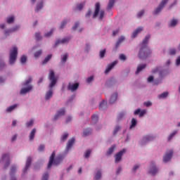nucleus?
Segmentation results:
<instances>
[{"label": "nucleus", "mask_w": 180, "mask_h": 180, "mask_svg": "<svg viewBox=\"0 0 180 180\" xmlns=\"http://www.w3.org/2000/svg\"><path fill=\"white\" fill-rule=\"evenodd\" d=\"M136 124H137V120L135 118H132L129 129H133V127H136Z\"/></svg>", "instance_id": "29"}, {"label": "nucleus", "mask_w": 180, "mask_h": 180, "mask_svg": "<svg viewBox=\"0 0 180 180\" xmlns=\"http://www.w3.org/2000/svg\"><path fill=\"white\" fill-rule=\"evenodd\" d=\"M144 105H146V107L148 108L149 106H151L153 103L150 101H147L144 103Z\"/></svg>", "instance_id": "61"}, {"label": "nucleus", "mask_w": 180, "mask_h": 180, "mask_svg": "<svg viewBox=\"0 0 180 180\" xmlns=\"http://www.w3.org/2000/svg\"><path fill=\"white\" fill-rule=\"evenodd\" d=\"M167 96H168V92L165 91L163 93H162L159 96V99H165V98H167Z\"/></svg>", "instance_id": "34"}, {"label": "nucleus", "mask_w": 180, "mask_h": 180, "mask_svg": "<svg viewBox=\"0 0 180 180\" xmlns=\"http://www.w3.org/2000/svg\"><path fill=\"white\" fill-rule=\"evenodd\" d=\"M152 140H154V137L146 136L143 139L142 144H146V143H148V141H151Z\"/></svg>", "instance_id": "21"}, {"label": "nucleus", "mask_w": 180, "mask_h": 180, "mask_svg": "<svg viewBox=\"0 0 180 180\" xmlns=\"http://www.w3.org/2000/svg\"><path fill=\"white\" fill-rule=\"evenodd\" d=\"M116 64H117V60H115L112 63L109 64L105 69V74H108V72H110V71L113 68V67H115V65H116Z\"/></svg>", "instance_id": "16"}, {"label": "nucleus", "mask_w": 180, "mask_h": 180, "mask_svg": "<svg viewBox=\"0 0 180 180\" xmlns=\"http://www.w3.org/2000/svg\"><path fill=\"white\" fill-rule=\"evenodd\" d=\"M126 153V149H122L119 153L115 155V162H120L122 160V157H123V154Z\"/></svg>", "instance_id": "8"}, {"label": "nucleus", "mask_w": 180, "mask_h": 180, "mask_svg": "<svg viewBox=\"0 0 180 180\" xmlns=\"http://www.w3.org/2000/svg\"><path fill=\"white\" fill-rule=\"evenodd\" d=\"M115 5V0H110L107 6V9L109 11V9H112L113 8V6Z\"/></svg>", "instance_id": "28"}, {"label": "nucleus", "mask_w": 180, "mask_h": 180, "mask_svg": "<svg viewBox=\"0 0 180 180\" xmlns=\"http://www.w3.org/2000/svg\"><path fill=\"white\" fill-rule=\"evenodd\" d=\"M41 180H49V173H45L43 175Z\"/></svg>", "instance_id": "49"}, {"label": "nucleus", "mask_w": 180, "mask_h": 180, "mask_svg": "<svg viewBox=\"0 0 180 180\" xmlns=\"http://www.w3.org/2000/svg\"><path fill=\"white\" fill-rule=\"evenodd\" d=\"M19 27H19V25H16L15 27H13L10 30V32H16V30H18Z\"/></svg>", "instance_id": "57"}, {"label": "nucleus", "mask_w": 180, "mask_h": 180, "mask_svg": "<svg viewBox=\"0 0 180 180\" xmlns=\"http://www.w3.org/2000/svg\"><path fill=\"white\" fill-rule=\"evenodd\" d=\"M123 116H124V112H120L118 115V117H117L118 120H120V119H122V117H123Z\"/></svg>", "instance_id": "60"}, {"label": "nucleus", "mask_w": 180, "mask_h": 180, "mask_svg": "<svg viewBox=\"0 0 180 180\" xmlns=\"http://www.w3.org/2000/svg\"><path fill=\"white\" fill-rule=\"evenodd\" d=\"M158 172V169H157V167L154 165V162H151V168L149 171V173L151 174V175H155Z\"/></svg>", "instance_id": "14"}, {"label": "nucleus", "mask_w": 180, "mask_h": 180, "mask_svg": "<svg viewBox=\"0 0 180 180\" xmlns=\"http://www.w3.org/2000/svg\"><path fill=\"white\" fill-rule=\"evenodd\" d=\"M174 154V151L169 150L166 153L165 156L163 157V162H168L172 158V155Z\"/></svg>", "instance_id": "9"}, {"label": "nucleus", "mask_w": 180, "mask_h": 180, "mask_svg": "<svg viewBox=\"0 0 180 180\" xmlns=\"http://www.w3.org/2000/svg\"><path fill=\"white\" fill-rule=\"evenodd\" d=\"M101 177H102V172H101V171H98L94 176V179L101 180Z\"/></svg>", "instance_id": "31"}, {"label": "nucleus", "mask_w": 180, "mask_h": 180, "mask_svg": "<svg viewBox=\"0 0 180 180\" xmlns=\"http://www.w3.org/2000/svg\"><path fill=\"white\" fill-rule=\"evenodd\" d=\"M51 57H52V55L50 54V55H48L45 59L44 60V61L42 62V64L44 65L48 63L49 61H50V60H51Z\"/></svg>", "instance_id": "27"}, {"label": "nucleus", "mask_w": 180, "mask_h": 180, "mask_svg": "<svg viewBox=\"0 0 180 180\" xmlns=\"http://www.w3.org/2000/svg\"><path fill=\"white\" fill-rule=\"evenodd\" d=\"M79 86V83H75L73 84H71V83H70L68 86V89H69V91H71L72 92H74L75 91H77L78 89Z\"/></svg>", "instance_id": "11"}, {"label": "nucleus", "mask_w": 180, "mask_h": 180, "mask_svg": "<svg viewBox=\"0 0 180 180\" xmlns=\"http://www.w3.org/2000/svg\"><path fill=\"white\" fill-rule=\"evenodd\" d=\"M70 40H71V38H70V37L63 38L61 40L58 39L56 42V46H58V44H65V43H68L70 41Z\"/></svg>", "instance_id": "17"}, {"label": "nucleus", "mask_w": 180, "mask_h": 180, "mask_svg": "<svg viewBox=\"0 0 180 180\" xmlns=\"http://www.w3.org/2000/svg\"><path fill=\"white\" fill-rule=\"evenodd\" d=\"M176 133H178V131H174L173 133H172L168 137V141H171V139H172V137H174V136H175V134H176Z\"/></svg>", "instance_id": "44"}, {"label": "nucleus", "mask_w": 180, "mask_h": 180, "mask_svg": "<svg viewBox=\"0 0 180 180\" xmlns=\"http://www.w3.org/2000/svg\"><path fill=\"white\" fill-rule=\"evenodd\" d=\"M177 23H178V20L173 19V20H170V23H169V26L170 27H174V26H176Z\"/></svg>", "instance_id": "30"}, {"label": "nucleus", "mask_w": 180, "mask_h": 180, "mask_svg": "<svg viewBox=\"0 0 180 180\" xmlns=\"http://www.w3.org/2000/svg\"><path fill=\"white\" fill-rule=\"evenodd\" d=\"M77 8L78 11H81L82 9V8H84V4H79Z\"/></svg>", "instance_id": "63"}, {"label": "nucleus", "mask_w": 180, "mask_h": 180, "mask_svg": "<svg viewBox=\"0 0 180 180\" xmlns=\"http://www.w3.org/2000/svg\"><path fill=\"white\" fill-rule=\"evenodd\" d=\"M16 58H18V48L16 46H13V49L10 51V57H9V63L10 64H15V61H16Z\"/></svg>", "instance_id": "4"}, {"label": "nucleus", "mask_w": 180, "mask_h": 180, "mask_svg": "<svg viewBox=\"0 0 180 180\" xmlns=\"http://www.w3.org/2000/svg\"><path fill=\"white\" fill-rule=\"evenodd\" d=\"M91 120L92 122H94V123H96V122L98 121V115H93V116L91 117Z\"/></svg>", "instance_id": "42"}, {"label": "nucleus", "mask_w": 180, "mask_h": 180, "mask_svg": "<svg viewBox=\"0 0 180 180\" xmlns=\"http://www.w3.org/2000/svg\"><path fill=\"white\" fill-rule=\"evenodd\" d=\"M146 64H143V65H138L136 74H139V72H141V71L142 70H144V68H146Z\"/></svg>", "instance_id": "25"}, {"label": "nucleus", "mask_w": 180, "mask_h": 180, "mask_svg": "<svg viewBox=\"0 0 180 180\" xmlns=\"http://www.w3.org/2000/svg\"><path fill=\"white\" fill-rule=\"evenodd\" d=\"M67 139H68V133H65L62 137H61V140L62 141H65V140H67Z\"/></svg>", "instance_id": "43"}, {"label": "nucleus", "mask_w": 180, "mask_h": 180, "mask_svg": "<svg viewBox=\"0 0 180 180\" xmlns=\"http://www.w3.org/2000/svg\"><path fill=\"white\" fill-rule=\"evenodd\" d=\"M92 81H94V76H91V77H88L86 79V82L88 84H90V82H92Z\"/></svg>", "instance_id": "51"}, {"label": "nucleus", "mask_w": 180, "mask_h": 180, "mask_svg": "<svg viewBox=\"0 0 180 180\" xmlns=\"http://www.w3.org/2000/svg\"><path fill=\"white\" fill-rule=\"evenodd\" d=\"M16 108H18V104H14L13 105H11L10 107L7 108L6 110V112H7L8 113H11V112H12V110H15V109H16Z\"/></svg>", "instance_id": "22"}, {"label": "nucleus", "mask_w": 180, "mask_h": 180, "mask_svg": "<svg viewBox=\"0 0 180 180\" xmlns=\"http://www.w3.org/2000/svg\"><path fill=\"white\" fill-rule=\"evenodd\" d=\"M35 37H36L37 40H40V39H41V37L40 36V33H39V32H37L35 34Z\"/></svg>", "instance_id": "59"}, {"label": "nucleus", "mask_w": 180, "mask_h": 180, "mask_svg": "<svg viewBox=\"0 0 180 180\" xmlns=\"http://www.w3.org/2000/svg\"><path fill=\"white\" fill-rule=\"evenodd\" d=\"M120 130V127L116 126L114 129L113 134H116V133H117V131H119Z\"/></svg>", "instance_id": "55"}, {"label": "nucleus", "mask_w": 180, "mask_h": 180, "mask_svg": "<svg viewBox=\"0 0 180 180\" xmlns=\"http://www.w3.org/2000/svg\"><path fill=\"white\" fill-rule=\"evenodd\" d=\"M117 99V93H115L110 98V103H115L116 102V100Z\"/></svg>", "instance_id": "23"}, {"label": "nucleus", "mask_w": 180, "mask_h": 180, "mask_svg": "<svg viewBox=\"0 0 180 180\" xmlns=\"http://www.w3.org/2000/svg\"><path fill=\"white\" fill-rule=\"evenodd\" d=\"M32 81H33V79L32 77H29V79L23 83L24 86H27Z\"/></svg>", "instance_id": "39"}, {"label": "nucleus", "mask_w": 180, "mask_h": 180, "mask_svg": "<svg viewBox=\"0 0 180 180\" xmlns=\"http://www.w3.org/2000/svg\"><path fill=\"white\" fill-rule=\"evenodd\" d=\"M41 8H43V1H41L39 4H37L35 12H39Z\"/></svg>", "instance_id": "37"}, {"label": "nucleus", "mask_w": 180, "mask_h": 180, "mask_svg": "<svg viewBox=\"0 0 180 180\" xmlns=\"http://www.w3.org/2000/svg\"><path fill=\"white\" fill-rule=\"evenodd\" d=\"M48 78L50 81V84L49 85V91L46 92L45 95L46 101H50L53 96V87L57 84V77H56V74L54 73V70H49V74Z\"/></svg>", "instance_id": "2"}, {"label": "nucleus", "mask_w": 180, "mask_h": 180, "mask_svg": "<svg viewBox=\"0 0 180 180\" xmlns=\"http://www.w3.org/2000/svg\"><path fill=\"white\" fill-rule=\"evenodd\" d=\"M68 58V54L65 53L63 55V57L62 58V62L63 63H65V61H67V59Z\"/></svg>", "instance_id": "47"}, {"label": "nucleus", "mask_w": 180, "mask_h": 180, "mask_svg": "<svg viewBox=\"0 0 180 180\" xmlns=\"http://www.w3.org/2000/svg\"><path fill=\"white\" fill-rule=\"evenodd\" d=\"M120 60L122 61H126V56H124V54H121L120 56Z\"/></svg>", "instance_id": "53"}, {"label": "nucleus", "mask_w": 180, "mask_h": 180, "mask_svg": "<svg viewBox=\"0 0 180 180\" xmlns=\"http://www.w3.org/2000/svg\"><path fill=\"white\" fill-rule=\"evenodd\" d=\"M67 25V20H64L62 23L60 27V29H63L64 26H65Z\"/></svg>", "instance_id": "50"}, {"label": "nucleus", "mask_w": 180, "mask_h": 180, "mask_svg": "<svg viewBox=\"0 0 180 180\" xmlns=\"http://www.w3.org/2000/svg\"><path fill=\"white\" fill-rule=\"evenodd\" d=\"M167 2H168V0H162V1L160 3L158 8L154 11V13H153L154 15H158V13H160V12H161L162 11V9H164V8H165V5H167Z\"/></svg>", "instance_id": "6"}, {"label": "nucleus", "mask_w": 180, "mask_h": 180, "mask_svg": "<svg viewBox=\"0 0 180 180\" xmlns=\"http://www.w3.org/2000/svg\"><path fill=\"white\" fill-rule=\"evenodd\" d=\"M30 165H32V158L29 157L27 159L25 168L22 170L23 174H26V172H27V169H29V167H30Z\"/></svg>", "instance_id": "13"}, {"label": "nucleus", "mask_w": 180, "mask_h": 180, "mask_svg": "<svg viewBox=\"0 0 180 180\" xmlns=\"http://www.w3.org/2000/svg\"><path fill=\"white\" fill-rule=\"evenodd\" d=\"M53 32H54V29L51 30L49 32L45 34V37H50L53 34Z\"/></svg>", "instance_id": "48"}, {"label": "nucleus", "mask_w": 180, "mask_h": 180, "mask_svg": "<svg viewBox=\"0 0 180 180\" xmlns=\"http://www.w3.org/2000/svg\"><path fill=\"white\" fill-rule=\"evenodd\" d=\"M141 32H143V27H139L136 30H135L132 34L133 39H134L135 37H137V34H139V33H141Z\"/></svg>", "instance_id": "20"}, {"label": "nucleus", "mask_w": 180, "mask_h": 180, "mask_svg": "<svg viewBox=\"0 0 180 180\" xmlns=\"http://www.w3.org/2000/svg\"><path fill=\"white\" fill-rule=\"evenodd\" d=\"M6 22L8 24L13 23V22H15V17H13V15L8 17Z\"/></svg>", "instance_id": "36"}, {"label": "nucleus", "mask_w": 180, "mask_h": 180, "mask_svg": "<svg viewBox=\"0 0 180 180\" xmlns=\"http://www.w3.org/2000/svg\"><path fill=\"white\" fill-rule=\"evenodd\" d=\"M26 61H27V57H26V56L23 55L20 58V63L22 64H25V63H26Z\"/></svg>", "instance_id": "40"}, {"label": "nucleus", "mask_w": 180, "mask_h": 180, "mask_svg": "<svg viewBox=\"0 0 180 180\" xmlns=\"http://www.w3.org/2000/svg\"><path fill=\"white\" fill-rule=\"evenodd\" d=\"M89 155H91V150H88L85 154H84V157L86 158H88L89 157Z\"/></svg>", "instance_id": "54"}, {"label": "nucleus", "mask_w": 180, "mask_h": 180, "mask_svg": "<svg viewBox=\"0 0 180 180\" xmlns=\"http://www.w3.org/2000/svg\"><path fill=\"white\" fill-rule=\"evenodd\" d=\"M44 148H45L44 145H40V146H39L38 150H39V151H44Z\"/></svg>", "instance_id": "58"}, {"label": "nucleus", "mask_w": 180, "mask_h": 180, "mask_svg": "<svg viewBox=\"0 0 180 180\" xmlns=\"http://www.w3.org/2000/svg\"><path fill=\"white\" fill-rule=\"evenodd\" d=\"M32 89H33V86H32V84H30L27 87L21 89L20 94L21 95H26V94H27V92H30V91H32Z\"/></svg>", "instance_id": "10"}, {"label": "nucleus", "mask_w": 180, "mask_h": 180, "mask_svg": "<svg viewBox=\"0 0 180 180\" xmlns=\"http://www.w3.org/2000/svg\"><path fill=\"white\" fill-rule=\"evenodd\" d=\"M115 150H116V145H112L109 148L108 151L107 152V155H110Z\"/></svg>", "instance_id": "24"}, {"label": "nucleus", "mask_w": 180, "mask_h": 180, "mask_svg": "<svg viewBox=\"0 0 180 180\" xmlns=\"http://www.w3.org/2000/svg\"><path fill=\"white\" fill-rule=\"evenodd\" d=\"M3 68H5V63L0 62V70H3Z\"/></svg>", "instance_id": "62"}, {"label": "nucleus", "mask_w": 180, "mask_h": 180, "mask_svg": "<svg viewBox=\"0 0 180 180\" xmlns=\"http://www.w3.org/2000/svg\"><path fill=\"white\" fill-rule=\"evenodd\" d=\"M143 15H144V10L139 11L137 14V16L138 18H141V16H143Z\"/></svg>", "instance_id": "56"}, {"label": "nucleus", "mask_w": 180, "mask_h": 180, "mask_svg": "<svg viewBox=\"0 0 180 180\" xmlns=\"http://www.w3.org/2000/svg\"><path fill=\"white\" fill-rule=\"evenodd\" d=\"M150 37V35H147L141 44V49H139L138 56L142 60L147 58V57H149L151 55V50H150L147 46Z\"/></svg>", "instance_id": "1"}, {"label": "nucleus", "mask_w": 180, "mask_h": 180, "mask_svg": "<svg viewBox=\"0 0 180 180\" xmlns=\"http://www.w3.org/2000/svg\"><path fill=\"white\" fill-rule=\"evenodd\" d=\"M101 10V4L97 2L95 5V11L93 15V18H96L99 15V11Z\"/></svg>", "instance_id": "15"}, {"label": "nucleus", "mask_w": 180, "mask_h": 180, "mask_svg": "<svg viewBox=\"0 0 180 180\" xmlns=\"http://www.w3.org/2000/svg\"><path fill=\"white\" fill-rule=\"evenodd\" d=\"M105 54H106V49L101 51L99 53L100 58H103V57H105Z\"/></svg>", "instance_id": "41"}, {"label": "nucleus", "mask_w": 180, "mask_h": 180, "mask_svg": "<svg viewBox=\"0 0 180 180\" xmlns=\"http://www.w3.org/2000/svg\"><path fill=\"white\" fill-rule=\"evenodd\" d=\"M64 115H65V110L64 108L59 110L54 117V120H58V119H60Z\"/></svg>", "instance_id": "12"}, {"label": "nucleus", "mask_w": 180, "mask_h": 180, "mask_svg": "<svg viewBox=\"0 0 180 180\" xmlns=\"http://www.w3.org/2000/svg\"><path fill=\"white\" fill-rule=\"evenodd\" d=\"M105 108H106V101H103L99 105V110H103Z\"/></svg>", "instance_id": "33"}, {"label": "nucleus", "mask_w": 180, "mask_h": 180, "mask_svg": "<svg viewBox=\"0 0 180 180\" xmlns=\"http://www.w3.org/2000/svg\"><path fill=\"white\" fill-rule=\"evenodd\" d=\"M43 51L41 50L37 51L34 53V56L35 58H39V56H41Z\"/></svg>", "instance_id": "38"}, {"label": "nucleus", "mask_w": 180, "mask_h": 180, "mask_svg": "<svg viewBox=\"0 0 180 180\" xmlns=\"http://www.w3.org/2000/svg\"><path fill=\"white\" fill-rule=\"evenodd\" d=\"M15 172H16V167L15 166H12L10 170L11 180H16V177L13 176Z\"/></svg>", "instance_id": "19"}, {"label": "nucleus", "mask_w": 180, "mask_h": 180, "mask_svg": "<svg viewBox=\"0 0 180 180\" xmlns=\"http://www.w3.org/2000/svg\"><path fill=\"white\" fill-rule=\"evenodd\" d=\"M104 15H105V11L101 10V11H100L99 19H100L101 20H102V19H103V16H104Z\"/></svg>", "instance_id": "45"}, {"label": "nucleus", "mask_w": 180, "mask_h": 180, "mask_svg": "<svg viewBox=\"0 0 180 180\" xmlns=\"http://www.w3.org/2000/svg\"><path fill=\"white\" fill-rule=\"evenodd\" d=\"M153 74L159 75V81H162L164 77H165L167 72L165 70H162V67H156L152 70Z\"/></svg>", "instance_id": "5"}, {"label": "nucleus", "mask_w": 180, "mask_h": 180, "mask_svg": "<svg viewBox=\"0 0 180 180\" xmlns=\"http://www.w3.org/2000/svg\"><path fill=\"white\" fill-rule=\"evenodd\" d=\"M54 157H56V152H53L51 155L50 156L49 161L47 165L48 169H50L51 168V165H58V164H60L63 161V158L61 157L56 158L54 159Z\"/></svg>", "instance_id": "3"}, {"label": "nucleus", "mask_w": 180, "mask_h": 180, "mask_svg": "<svg viewBox=\"0 0 180 180\" xmlns=\"http://www.w3.org/2000/svg\"><path fill=\"white\" fill-rule=\"evenodd\" d=\"M176 50L175 49H169V53L170 54V56H174V54H176Z\"/></svg>", "instance_id": "46"}, {"label": "nucleus", "mask_w": 180, "mask_h": 180, "mask_svg": "<svg viewBox=\"0 0 180 180\" xmlns=\"http://www.w3.org/2000/svg\"><path fill=\"white\" fill-rule=\"evenodd\" d=\"M33 123H34L33 120H30V121L27 122L26 124L27 127H30V126H33Z\"/></svg>", "instance_id": "52"}, {"label": "nucleus", "mask_w": 180, "mask_h": 180, "mask_svg": "<svg viewBox=\"0 0 180 180\" xmlns=\"http://www.w3.org/2000/svg\"><path fill=\"white\" fill-rule=\"evenodd\" d=\"M1 161H3V162H4V169H6L11 164L9 154L6 153V154L3 155Z\"/></svg>", "instance_id": "7"}, {"label": "nucleus", "mask_w": 180, "mask_h": 180, "mask_svg": "<svg viewBox=\"0 0 180 180\" xmlns=\"http://www.w3.org/2000/svg\"><path fill=\"white\" fill-rule=\"evenodd\" d=\"M35 134H36V129L34 128L30 134V136H29L30 140L33 141L34 139Z\"/></svg>", "instance_id": "26"}, {"label": "nucleus", "mask_w": 180, "mask_h": 180, "mask_svg": "<svg viewBox=\"0 0 180 180\" xmlns=\"http://www.w3.org/2000/svg\"><path fill=\"white\" fill-rule=\"evenodd\" d=\"M92 133V129H86L83 131V134L84 136H89Z\"/></svg>", "instance_id": "32"}, {"label": "nucleus", "mask_w": 180, "mask_h": 180, "mask_svg": "<svg viewBox=\"0 0 180 180\" xmlns=\"http://www.w3.org/2000/svg\"><path fill=\"white\" fill-rule=\"evenodd\" d=\"M176 65H180V56H179L177 58V59L176 60Z\"/></svg>", "instance_id": "64"}, {"label": "nucleus", "mask_w": 180, "mask_h": 180, "mask_svg": "<svg viewBox=\"0 0 180 180\" xmlns=\"http://www.w3.org/2000/svg\"><path fill=\"white\" fill-rule=\"evenodd\" d=\"M124 41V37L122 36L118 39V41L116 43V47H119L120 46V43Z\"/></svg>", "instance_id": "35"}, {"label": "nucleus", "mask_w": 180, "mask_h": 180, "mask_svg": "<svg viewBox=\"0 0 180 180\" xmlns=\"http://www.w3.org/2000/svg\"><path fill=\"white\" fill-rule=\"evenodd\" d=\"M74 143H75V138H74V137H72L68 141V143L66 146V150L68 151V150H70V148H71V147H72V145L74 144Z\"/></svg>", "instance_id": "18"}]
</instances>
